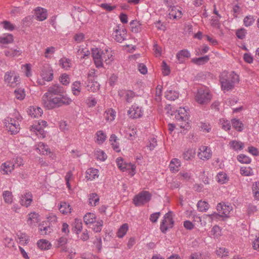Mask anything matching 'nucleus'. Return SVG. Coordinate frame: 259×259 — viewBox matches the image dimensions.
<instances>
[{
    "label": "nucleus",
    "instance_id": "6e6d98bb",
    "mask_svg": "<svg viewBox=\"0 0 259 259\" xmlns=\"http://www.w3.org/2000/svg\"><path fill=\"white\" fill-rule=\"evenodd\" d=\"M96 156L98 159L101 161H104L107 158V155L102 150L97 151L96 153Z\"/></svg>",
    "mask_w": 259,
    "mask_h": 259
},
{
    "label": "nucleus",
    "instance_id": "dca6fc26",
    "mask_svg": "<svg viewBox=\"0 0 259 259\" xmlns=\"http://www.w3.org/2000/svg\"><path fill=\"white\" fill-rule=\"evenodd\" d=\"M116 162L118 167L123 171L127 169H129L130 168H131L133 171H134L135 169V167L134 165L131 163L127 164L123 163V160L121 158H117Z\"/></svg>",
    "mask_w": 259,
    "mask_h": 259
},
{
    "label": "nucleus",
    "instance_id": "c756f323",
    "mask_svg": "<svg viewBox=\"0 0 259 259\" xmlns=\"http://www.w3.org/2000/svg\"><path fill=\"white\" fill-rule=\"evenodd\" d=\"M104 116L107 121H112L115 118V112L112 109H109L105 112Z\"/></svg>",
    "mask_w": 259,
    "mask_h": 259
},
{
    "label": "nucleus",
    "instance_id": "423d86ee",
    "mask_svg": "<svg viewBox=\"0 0 259 259\" xmlns=\"http://www.w3.org/2000/svg\"><path fill=\"white\" fill-rule=\"evenodd\" d=\"M151 196V194L148 191H143L135 196L133 202L136 206H141L148 202Z\"/></svg>",
    "mask_w": 259,
    "mask_h": 259
},
{
    "label": "nucleus",
    "instance_id": "864d4df0",
    "mask_svg": "<svg viewBox=\"0 0 259 259\" xmlns=\"http://www.w3.org/2000/svg\"><path fill=\"white\" fill-rule=\"evenodd\" d=\"M218 182L222 184L226 183L227 179V174L223 172H220L217 175Z\"/></svg>",
    "mask_w": 259,
    "mask_h": 259
},
{
    "label": "nucleus",
    "instance_id": "f257e3e1",
    "mask_svg": "<svg viewBox=\"0 0 259 259\" xmlns=\"http://www.w3.org/2000/svg\"><path fill=\"white\" fill-rule=\"evenodd\" d=\"M58 97L50 96L42 97V103L48 109H51L62 105H69L72 101L70 99L62 95H58Z\"/></svg>",
    "mask_w": 259,
    "mask_h": 259
},
{
    "label": "nucleus",
    "instance_id": "bb28decb",
    "mask_svg": "<svg viewBox=\"0 0 259 259\" xmlns=\"http://www.w3.org/2000/svg\"><path fill=\"white\" fill-rule=\"evenodd\" d=\"M99 201V197L96 193H92L89 196V204L91 206L97 205Z\"/></svg>",
    "mask_w": 259,
    "mask_h": 259
},
{
    "label": "nucleus",
    "instance_id": "f3484780",
    "mask_svg": "<svg viewBox=\"0 0 259 259\" xmlns=\"http://www.w3.org/2000/svg\"><path fill=\"white\" fill-rule=\"evenodd\" d=\"M27 112L31 117L36 118L41 115L42 113V110L39 107L33 106L30 107L28 109Z\"/></svg>",
    "mask_w": 259,
    "mask_h": 259
},
{
    "label": "nucleus",
    "instance_id": "20e7f679",
    "mask_svg": "<svg viewBox=\"0 0 259 259\" xmlns=\"http://www.w3.org/2000/svg\"><path fill=\"white\" fill-rule=\"evenodd\" d=\"M217 209L219 213V214L216 212H214L213 213L207 214V215L212 219L214 218H218V217H228V214L231 210H232V207L230 205L225 204L224 203H220L217 206Z\"/></svg>",
    "mask_w": 259,
    "mask_h": 259
},
{
    "label": "nucleus",
    "instance_id": "6e6552de",
    "mask_svg": "<svg viewBox=\"0 0 259 259\" xmlns=\"http://www.w3.org/2000/svg\"><path fill=\"white\" fill-rule=\"evenodd\" d=\"M40 75L42 79L47 81L53 80L54 77L53 70L50 65L45 64L41 68Z\"/></svg>",
    "mask_w": 259,
    "mask_h": 259
},
{
    "label": "nucleus",
    "instance_id": "de8ad7c7",
    "mask_svg": "<svg viewBox=\"0 0 259 259\" xmlns=\"http://www.w3.org/2000/svg\"><path fill=\"white\" fill-rule=\"evenodd\" d=\"M124 95L125 99L127 102H131V100L135 97V93L131 90L125 91L122 93Z\"/></svg>",
    "mask_w": 259,
    "mask_h": 259
},
{
    "label": "nucleus",
    "instance_id": "f8f14e48",
    "mask_svg": "<svg viewBox=\"0 0 259 259\" xmlns=\"http://www.w3.org/2000/svg\"><path fill=\"white\" fill-rule=\"evenodd\" d=\"M200 152L198 154L199 158L203 160L209 159L211 156V152L210 148L205 146H201L199 148Z\"/></svg>",
    "mask_w": 259,
    "mask_h": 259
},
{
    "label": "nucleus",
    "instance_id": "a211bd4d",
    "mask_svg": "<svg viewBox=\"0 0 259 259\" xmlns=\"http://www.w3.org/2000/svg\"><path fill=\"white\" fill-rule=\"evenodd\" d=\"M180 166V161L177 158H173L170 162L169 168L172 172H176L179 171V167Z\"/></svg>",
    "mask_w": 259,
    "mask_h": 259
},
{
    "label": "nucleus",
    "instance_id": "2f4dec72",
    "mask_svg": "<svg viewBox=\"0 0 259 259\" xmlns=\"http://www.w3.org/2000/svg\"><path fill=\"white\" fill-rule=\"evenodd\" d=\"M195 155V150L192 149H189L183 152V157L186 160H189L193 158Z\"/></svg>",
    "mask_w": 259,
    "mask_h": 259
},
{
    "label": "nucleus",
    "instance_id": "09e8293b",
    "mask_svg": "<svg viewBox=\"0 0 259 259\" xmlns=\"http://www.w3.org/2000/svg\"><path fill=\"white\" fill-rule=\"evenodd\" d=\"M254 21V17L250 15L246 16L243 20L244 24L247 27L251 26Z\"/></svg>",
    "mask_w": 259,
    "mask_h": 259
},
{
    "label": "nucleus",
    "instance_id": "69168bd1",
    "mask_svg": "<svg viewBox=\"0 0 259 259\" xmlns=\"http://www.w3.org/2000/svg\"><path fill=\"white\" fill-rule=\"evenodd\" d=\"M157 146V141L155 138H151L149 141V144L147 146L150 150H152Z\"/></svg>",
    "mask_w": 259,
    "mask_h": 259
},
{
    "label": "nucleus",
    "instance_id": "4c0bfd02",
    "mask_svg": "<svg viewBox=\"0 0 259 259\" xmlns=\"http://www.w3.org/2000/svg\"><path fill=\"white\" fill-rule=\"evenodd\" d=\"M3 168L2 169L4 171V174H9L14 169V164L10 162H6L3 164Z\"/></svg>",
    "mask_w": 259,
    "mask_h": 259
},
{
    "label": "nucleus",
    "instance_id": "b1692460",
    "mask_svg": "<svg viewBox=\"0 0 259 259\" xmlns=\"http://www.w3.org/2000/svg\"><path fill=\"white\" fill-rule=\"evenodd\" d=\"M39 215L35 212H31L28 214L27 223L29 225H32L33 224L37 223L39 221L38 219Z\"/></svg>",
    "mask_w": 259,
    "mask_h": 259
},
{
    "label": "nucleus",
    "instance_id": "39448f33",
    "mask_svg": "<svg viewBox=\"0 0 259 259\" xmlns=\"http://www.w3.org/2000/svg\"><path fill=\"white\" fill-rule=\"evenodd\" d=\"M211 98V95L207 89L200 88L198 90L195 96V100L200 104H205L209 102Z\"/></svg>",
    "mask_w": 259,
    "mask_h": 259
},
{
    "label": "nucleus",
    "instance_id": "2eb2a0df",
    "mask_svg": "<svg viewBox=\"0 0 259 259\" xmlns=\"http://www.w3.org/2000/svg\"><path fill=\"white\" fill-rule=\"evenodd\" d=\"M35 15L36 19L39 21H43L47 18V11L46 9L40 7L37 8L35 10Z\"/></svg>",
    "mask_w": 259,
    "mask_h": 259
},
{
    "label": "nucleus",
    "instance_id": "ddd939ff",
    "mask_svg": "<svg viewBox=\"0 0 259 259\" xmlns=\"http://www.w3.org/2000/svg\"><path fill=\"white\" fill-rule=\"evenodd\" d=\"M116 29L113 33V38L118 42H121L123 41L126 36V31L125 29H119V27Z\"/></svg>",
    "mask_w": 259,
    "mask_h": 259
},
{
    "label": "nucleus",
    "instance_id": "c85d7f7f",
    "mask_svg": "<svg viewBox=\"0 0 259 259\" xmlns=\"http://www.w3.org/2000/svg\"><path fill=\"white\" fill-rule=\"evenodd\" d=\"M88 90L92 92H95L99 90L100 84L97 81H89L87 85Z\"/></svg>",
    "mask_w": 259,
    "mask_h": 259
},
{
    "label": "nucleus",
    "instance_id": "aec40b11",
    "mask_svg": "<svg viewBox=\"0 0 259 259\" xmlns=\"http://www.w3.org/2000/svg\"><path fill=\"white\" fill-rule=\"evenodd\" d=\"M98 172L99 171L97 169L89 168L86 171L87 176L85 177L88 180H93L98 177Z\"/></svg>",
    "mask_w": 259,
    "mask_h": 259
},
{
    "label": "nucleus",
    "instance_id": "473e14b6",
    "mask_svg": "<svg viewBox=\"0 0 259 259\" xmlns=\"http://www.w3.org/2000/svg\"><path fill=\"white\" fill-rule=\"evenodd\" d=\"M72 93L75 96H78L81 92L80 82L78 81L74 82L72 84Z\"/></svg>",
    "mask_w": 259,
    "mask_h": 259
},
{
    "label": "nucleus",
    "instance_id": "6ab92c4d",
    "mask_svg": "<svg viewBox=\"0 0 259 259\" xmlns=\"http://www.w3.org/2000/svg\"><path fill=\"white\" fill-rule=\"evenodd\" d=\"M190 57V54L186 50H183L179 51L177 54V58L180 63H183L185 58H189Z\"/></svg>",
    "mask_w": 259,
    "mask_h": 259
},
{
    "label": "nucleus",
    "instance_id": "9b49d317",
    "mask_svg": "<svg viewBox=\"0 0 259 259\" xmlns=\"http://www.w3.org/2000/svg\"><path fill=\"white\" fill-rule=\"evenodd\" d=\"M127 113L131 118L134 119L141 117L143 115V111L141 107L134 104L128 110Z\"/></svg>",
    "mask_w": 259,
    "mask_h": 259
},
{
    "label": "nucleus",
    "instance_id": "0e129e2a",
    "mask_svg": "<svg viewBox=\"0 0 259 259\" xmlns=\"http://www.w3.org/2000/svg\"><path fill=\"white\" fill-rule=\"evenodd\" d=\"M222 128L225 131H228L231 128V125L229 121L224 119L220 120Z\"/></svg>",
    "mask_w": 259,
    "mask_h": 259
},
{
    "label": "nucleus",
    "instance_id": "7ed1b4c3",
    "mask_svg": "<svg viewBox=\"0 0 259 259\" xmlns=\"http://www.w3.org/2000/svg\"><path fill=\"white\" fill-rule=\"evenodd\" d=\"M92 56L95 65L97 68L103 66V61L106 64H109L113 60L112 55L108 50H105V52H104L103 51H101L98 48L93 49Z\"/></svg>",
    "mask_w": 259,
    "mask_h": 259
},
{
    "label": "nucleus",
    "instance_id": "7c9ffc66",
    "mask_svg": "<svg viewBox=\"0 0 259 259\" xmlns=\"http://www.w3.org/2000/svg\"><path fill=\"white\" fill-rule=\"evenodd\" d=\"M83 220L86 224H93L96 222V215L93 213H88L84 215Z\"/></svg>",
    "mask_w": 259,
    "mask_h": 259
},
{
    "label": "nucleus",
    "instance_id": "412c9836",
    "mask_svg": "<svg viewBox=\"0 0 259 259\" xmlns=\"http://www.w3.org/2000/svg\"><path fill=\"white\" fill-rule=\"evenodd\" d=\"M37 149L39 151L40 154L43 155H48L51 153L50 149L49 148L47 145L42 142L38 143Z\"/></svg>",
    "mask_w": 259,
    "mask_h": 259
},
{
    "label": "nucleus",
    "instance_id": "4468645a",
    "mask_svg": "<svg viewBox=\"0 0 259 259\" xmlns=\"http://www.w3.org/2000/svg\"><path fill=\"white\" fill-rule=\"evenodd\" d=\"M32 201V196L30 192H26L20 197V203L21 205L28 207Z\"/></svg>",
    "mask_w": 259,
    "mask_h": 259
},
{
    "label": "nucleus",
    "instance_id": "e433bc0d",
    "mask_svg": "<svg viewBox=\"0 0 259 259\" xmlns=\"http://www.w3.org/2000/svg\"><path fill=\"white\" fill-rule=\"evenodd\" d=\"M197 206L199 211H206L209 207V205L205 201L200 200L198 202Z\"/></svg>",
    "mask_w": 259,
    "mask_h": 259
},
{
    "label": "nucleus",
    "instance_id": "052dcab7",
    "mask_svg": "<svg viewBox=\"0 0 259 259\" xmlns=\"http://www.w3.org/2000/svg\"><path fill=\"white\" fill-rule=\"evenodd\" d=\"M59 80L63 85H66L69 83V77L67 74H63L60 77Z\"/></svg>",
    "mask_w": 259,
    "mask_h": 259
},
{
    "label": "nucleus",
    "instance_id": "8fccbe9b",
    "mask_svg": "<svg viewBox=\"0 0 259 259\" xmlns=\"http://www.w3.org/2000/svg\"><path fill=\"white\" fill-rule=\"evenodd\" d=\"M13 40V36L12 34H8L6 36L0 37V42L4 44L11 43Z\"/></svg>",
    "mask_w": 259,
    "mask_h": 259
},
{
    "label": "nucleus",
    "instance_id": "ea45409f",
    "mask_svg": "<svg viewBox=\"0 0 259 259\" xmlns=\"http://www.w3.org/2000/svg\"><path fill=\"white\" fill-rule=\"evenodd\" d=\"M140 24L137 21L133 20L130 22L131 31L134 33H138L141 30Z\"/></svg>",
    "mask_w": 259,
    "mask_h": 259
},
{
    "label": "nucleus",
    "instance_id": "a19ab883",
    "mask_svg": "<svg viewBox=\"0 0 259 259\" xmlns=\"http://www.w3.org/2000/svg\"><path fill=\"white\" fill-rule=\"evenodd\" d=\"M97 142L99 144L103 143L106 140L107 137L102 131H99L96 133Z\"/></svg>",
    "mask_w": 259,
    "mask_h": 259
},
{
    "label": "nucleus",
    "instance_id": "49530a36",
    "mask_svg": "<svg viewBox=\"0 0 259 259\" xmlns=\"http://www.w3.org/2000/svg\"><path fill=\"white\" fill-rule=\"evenodd\" d=\"M70 64V60L66 58H61L59 60V64L63 68L67 69L69 68Z\"/></svg>",
    "mask_w": 259,
    "mask_h": 259
},
{
    "label": "nucleus",
    "instance_id": "c03bdc74",
    "mask_svg": "<svg viewBox=\"0 0 259 259\" xmlns=\"http://www.w3.org/2000/svg\"><path fill=\"white\" fill-rule=\"evenodd\" d=\"M21 53V52L19 50H13L10 49L8 51H6L5 52V55L8 57H15L19 56Z\"/></svg>",
    "mask_w": 259,
    "mask_h": 259
},
{
    "label": "nucleus",
    "instance_id": "a878e982",
    "mask_svg": "<svg viewBox=\"0 0 259 259\" xmlns=\"http://www.w3.org/2000/svg\"><path fill=\"white\" fill-rule=\"evenodd\" d=\"M179 96L178 92L171 90L167 91L165 92V97L169 100L174 101L178 99Z\"/></svg>",
    "mask_w": 259,
    "mask_h": 259
},
{
    "label": "nucleus",
    "instance_id": "774afa93",
    "mask_svg": "<svg viewBox=\"0 0 259 259\" xmlns=\"http://www.w3.org/2000/svg\"><path fill=\"white\" fill-rule=\"evenodd\" d=\"M160 215V213L159 212L153 213L151 214L150 217V220L153 223H155L157 222Z\"/></svg>",
    "mask_w": 259,
    "mask_h": 259
},
{
    "label": "nucleus",
    "instance_id": "9d476101",
    "mask_svg": "<svg viewBox=\"0 0 259 259\" xmlns=\"http://www.w3.org/2000/svg\"><path fill=\"white\" fill-rule=\"evenodd\" d=\"M63 88L58 84H55L49 88L48 91L42 97H50L55 95H61L63 93Z\"/></svg>",
    "mask_w": 259,
    "mask_h": 259
},
{
    "label": "nucleus",
    "instance_id": "37998d69",
    "mask_svg": "<svg viewBox=\"0 0 259 259\" xmlns=\"http://www.w3.org/2000/svg\"><path fill=\"white\" fill-rule=\"evenodd\" d=\"M252 190L254 198L259 200V182H256L253 184Z\"/></svg>",
    "mask_w": 259,
    "mask_h": 259
},
{
    "label": "nucleus",
    "instance_id": "c9c22d12",
    "mask_svg": "<svg viewBox=\"0 0 259 259\" xmlns=\"http://www.w3.org/2000/svg\"><path fill=\"white\" fill-rule=\"evenodd\" d=\"M229 145L231 148L234 150H242L244 146L243 143L237 141H231L229 143Z\"/></svg>",
    "mask_w": 259,
    "mask_h": 259
},
{
    "label": "nucleus",
    "instance_id": "5fc2aeb1",
    "mask_svg": "<svg viewBox=\"0 0 259 259\" xmlns=\"http://www.w3.org/2000/svg\"><path fill=\"white\" fill-rule=\"evenodd\" d=\"M6 126L7 130L11 133V134H16L19 132V127L15 125H7V123L6 122Z\"/></svg>",
    "mask_w": 259,
    "mask_h": 259
},
{
    "label": "nucleus",
    "instance_id": "cd10ccee",
    "mask_svg": "<svg viewBox=\"0 0 259 259\" xmlns=\"http://www.w3.org/2000/svg\"><path fill=\"white\" fill-rule=\"evenodd\" d=\"M60 211L63 214H67L71 212V206L65 202H61L59 207Z\"/></svg>",
    "mask_w": 259,
    "mask_h": 259
},
{
    "label": "nucleus",
    "instance_id": "bf43d9fd",
    "mask_svg": "<svg viewBox=\"0 0 259 259\" xmlns=\"http://www.w3.org/2000/svg\"><path fill=\"white\" fill-rule=\"evenodd\" d=\"M217 254L221 256V257H223L224 256H227L228 255V251L225 248H220L219 249L217 250Z\"/></svg>",
    "mask_w": 259,
    "mask_h": 259
},
{
    "label": "nucleus",
    "instance_id": "72a5a7b5",
    "mask_svg": "<svg viewBox=\"0 0 259 259\" xmlns=\"http://www.w3.org/2000/svg\"><path fill=\"white\" fill-rule=\"evenodd\" d=\"M128 229V226L127 224H123L118 229L117 232V236L119 238L123 237L126 233Z\"/></svg>",
    "mask_w": 259,
    "mask_h": 259
},
{
    "label": "nucleus",
    "instance_id": "13d9d810",
    "mask_svg": "<svg viewBox=\"0 0 259 259\" xmlns=\"http://www.w3.org/2000/svg\"><path fill=\"white\" fill-rule=\"evenodd\" d=\"M246 33V31L244 28H240L236 31V34L239 39H243Z\"/></svg>",
    "mask_w": 259,
    "mask_h": 259
},
{
    "label": "nucleus",
    "instance_id": "393cba45",
    "mask_svg": "<svg viewBox=\"0 0 259 259\" xmlns=\"http://www.w3.org/2000/svg\"><path fill=\"white\" fill-rule=\"evenodd\" d=\"M37 246L41 250H48L51 246V244L45 239H40L38 241Z\"/></svg>",
    "mask_w": 259,
    "mask_h": 259
},
{
    "label": "nucleus",
    "instance_id": "4be33fe9",
    "mask_svg": "<svg viewBox=\"0 0 259 259\" xmlns=\"http://www.w3.org/2000/svg\"><path fill=\"white\" fill-rule=\"evenodd\" d=\"M118 139L117 136L112 134L111 135L109 139V142L112 146L113 149L116 152H119L120 151L118 144L117 142Z\"/></svg>",
    "mask_w": 259,
    "mask_h": 259
},
{
    "label": "nucleus",
    "instance_id": "e2e57ef3",
    "mask_svg": "<svg viewBox=\"0 0 259 259\" xmlns=\"http://www.w3.org/2000/svg\"><path fill=\"white\" fill-rule=\"evenodd\" d=\"M3 24L4 28L6 29L9 30H13L15 28V26L13 24L8 21H4L2 22Z\"/></svg>",
    "mask_w": 259,
    "mask_h": 259
},
{
    "label": "nucleus",
    "instance_id": "680f3d73",
    "mask_svg": "<svg viewBox=\"0 0 259 259\" xmlns=\"http://www.w3.org/2000/svg\"><path fill=\"white\" fill-rule=\"evenodd\" d=\"M162 73L164 75H167L170 73V69L168 66L167 65L164 61H162Z\"/></svg>",
    "mask_w": 259,
    "mask_h": 259
},
{
    "label": "nucleus",
    "instance_id": "a18cd8bd",
    "mask_svg": "<svg viewBox=\"0 0 259 259\" xmlns=\"http://www.w3.org/2000/svg\"><path fill=\"white\" fill-rule=\"evenodd\" d=\"M14 95L16 98L19 100H23L25 97V94L24 89L19 88L14 91Z\"/></svg>",
    "mask_w": 259,
    "mask_h": 259
},
{
    "label": "nucleus",
    "instance_id": "338daca9",
    "mask_svg": "<svg viewBox=\"0 0 259 259\" xmlns=\"http://www.w3.org/2000/svg\"><path fill=\"white\" fill-rule=\"evenodd\" d=\"M4 242L5 246L8 247H11V246H13L14 243L13 239L9 237L5 238Z\"/></svg>",
    "mask_w": 259,
    "mask_h": 259
},
{
    "label": "nucleus",
    "instance_id": "0eeeda50",
    "mask_svg": "<svg viewBox=\"0 0 259 259\" xmlns=\"http://www.w3.org/2000/svg\"><path fill=\"white\" fill-rule=\"evenodd\" d=\"M172 214V211H170L164 215V219L162 220L160 227V230L162 233H165L168 229L172 228L173 227L174 221L173 220Z\"/></svg>",
    "mask_w": 259,
    "mask_h": 259
},
{
    "label": "nucleus",
    "instance_id": "58836bf2",
    "mask_svg": "<svg viewBox=\"0 0 259 259\" xmlns=\"http://www.w3.org/2000/svg\"><path fill=\"white\" fill-rule=\"evenodd\" d=\"M3 197L6 203L11 204L13 201V195L11 191H5L3 193Z\"/></svg>",
    "mask_w": 259,
    "mask_h": 259
},
{
    "label": "nucleus",
    "instance_id": "3c124183",
    "mask_svg": "<svg viewBox=\"0 0 259 259\" xmlns=\"http://www.w3.org/2000/svg\"><path fill=\"white\" fill-rule=\"evenodd\" d=\"M238 160L242 163H249L251 161L250 158L244 154H240L237 157Z\"/></svg>",
    "mask_w": 259,
    "mask_h": 259
},
{
    "label": "nucleus",
    "instance_id": "f03ea898",
    "mask_svg": "<svg viewBox=\"0 0 259 259\" xmlns=\"http://www.w3.org/2000/svg\"><path fill=\"white\" fill-rule=\"evenodd\" d=\"M220 81L222 90L225 92L229 91L233 89L235 84L239 82V76L234 72L224 71L220 76Z\"/></svg>",
    "mask_w": 259,
    "mask_h": 259
},
{
    "label": "nucleus",
    "instance_id": "1a4fd4ad",
    "mask_svg": "<svg viewBox=\"0 0 259 259\" xmlns=\"http://www.w3.org/2000/svg\"><path fill=\"white\" fill-rule=\"evenodd\" d=\"M176 118L179 121H184L185 122L184 125H180L181 128H187L188 127L189 115L185 108L181 107L179 108L178 113L176 115Z\"/></svg>",
    "mask_w": 259,
    "mask_h": 259
},
{
    "label": "nucleus",
    "instance_id": "f704fd0d",
    "mask_svg": "<svg viewBox=\"0 0 259 259\" xmlns=\"http://www.w3.org/2000/svg\"><path fill=\"white\" fill-rule=\"evenodd\" d=\"M73 226L74 228V230L76 231V234H78L80 233L82 228V221L80 219H75L73 223Z\"/></svg>",
    "mask_w": 259,
    "mask_h": 259
},
{
    "label": "nucleus",
    "instance_id": "5701e85b",
    "mask_svg": "<svg viewBox=\"0 0 259 259\" xmlns=\"http://www.w3.org/2000/svg\"><path fill=\"white\" fill-rule=\"evenodd\" d=\"M209 56H205L199 58H193L192 60V62L197 65H201L207 63L209 61Z\"/></svg>",
    "mask_w": 259,
    "mask_h": 259
},
{
    "label": "nucleus",
    "instance_id": "79ce46f5",
    "mask_svg": "<svg viewBox=\"0 0 259 259\" xmlns=\"http://www.w3.org/2000/svg\"><path fill=\"white\" fill-rule=\"evenodd\" d=\"M233 127L238 132L243 130V125L238 119H233L231 121Z\"/></svg>",
    "mask_w": 259,
    "mask_h": 259
},
{
    "label": "nucleus",
    "instance_id": "603ef678",
    "mask_svg": "<svg viewBox=\"0 0 259 259\" xmlns=\"http://www.w3.org/2000/svg\"><path fill=\"white\" fill-rule=\"evenodd\" d=\"M18 238L19 239V243L21 245L27 244L29 241V237L25 234H21L20 236H18Z\"/></svg>",
    "mask_w": 259,
    "mask_h": 259
},
{
    "label": "nucleus",
    "instance_id": "4d7b16f0",
    "mask_svg": "<svg viewBox=\"0 0 259 259\" xmlns=\"http://www.w3.org/2000/svg\"><path fill=\"white\" fill-rule=\"evenodd\" d=\"M103 225V221L102 220H100L97 222V224L95 225H94L92 229L93 231L96 233L100 232L102 230Z\"/></svg>",
    "mask_w": 259,
    "mask_h": 259
}]
</instances>
